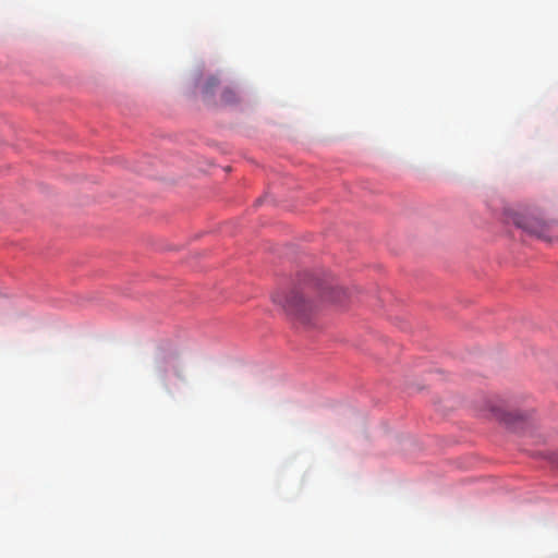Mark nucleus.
<instances>
[{
    "mask_svg": "<svg viewBox=\"0 0 558 558\" xmlns=\"http://www.w3.org/2000/svg\"><path fill=\"white\" fill-rule=\"evenodd\" d=\"M509 218L517 227L524 231L536 235L537 238L547 239L546 232L548 230V225L533 213L511 211Z\"/></svg>",
    "mask_w": 558,
    "mask_h": 558,
    "instance_id": "nucleus-1",
    "label": "nucleus"
},
{
    "mask_svg": "<svg viewBox=\"0 0 558 558\" xmlns=\"http://www.w3.org/2000/svg\"><path fill=\"white\" fill-rule=\"evenodd\" d=\"M173 357L172 354H167L166 352L163 351H158L156 356H155V363L157 365L158 368H162L165 364H167L169 362V360Z\"/></svg>",
    "mask_w": 558,
    "mask_h": 558,
    "instance_id": "nucleus-6",
    "label": "nucleus"
},
{
    "mask_svg": "<svg viewBox=\"0 0 558 558\" xmlns=\"http://www.w3.org/2000/svg\"><path fill=\"white\" fill-rule=\"evenodd\" d=\"M495 415L498 420L505 422L506 424L512 423V414L511 413H508V412H505L501 410H496Z\"/></svg>",
    "mask_w": 558,
    "mask_h": 558,
    "instance_id": "nucleus-7",
    "label": "nucleus"
},
{
    "mask_svg": "<svg viewBox=\"0 0 558 558\" xmlns=\"http://www.w3.org/2000/svg\"><path fill=\"white\" fill-rule=\"evenodd\" d=\"M242 94L241 90L236 86H226L223 87L220 96V100L223 105L232 106L236 105L241 101Z\"/></svg>",
    "mask_w": 558,
    "mask_h": 558,
    "instance_id": "nucleus-4",
    "label": "nucleus"
},
{
    "mask_svg": "<svg viewBox=\"0 0 558 558\" xmlns=\"http://www.w3.org/2000/svg\"><path fill=\"white\" fill-rule=\"evenodd\" d=\"M323 298L333 303H341L347 295L345 290L338 284L333 277L327 276L317 282Z\"/></svg>",
    "mask_w": 558,
    "mask_h": 558,
    "instance_id": "nucleus-2",
    "label": "nucleus"
},
{
    "mask_svg": "<svg viewBox=\"0 0 558 558\" xmlns=\"http://www.w3.org/2000/svg\"><path fill=\"white\" fill-rule=\"evenodd\" d=\"M220 81L217 76L210 75L206 78L204 85L202 86V94L205 97H211L215 94L216 87L219 85Z\"/></svg>",
    "mask_w": 558,
    "mask_h": 558,
    "instance_id": "nucleus-5",
    "label": "nucleus"
},
{
    "mask_svg": "<svg viewBox=\"0 0 558 558\" xmlns=\"http://www.w3.org/2000/svg\"><path fill=\"white\" fill-rule=\"evenodd\" d=\"M289 308L301 318H305L307 313L312 311L313 305L303 295L295 294L289 302Z\"/></svg>",
    "mask_w": 558,
    "mask_h": 558,
    "instance_id": "nucleus-3",
    "label": "nucleus"
}]
</instances>
